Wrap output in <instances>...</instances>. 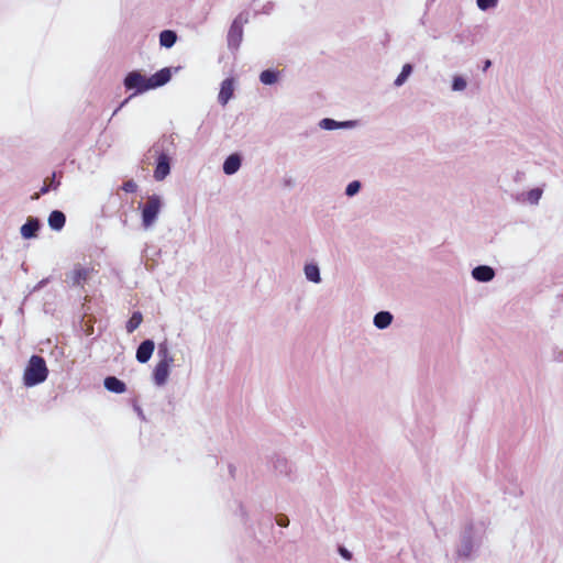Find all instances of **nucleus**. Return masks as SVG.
I'll return each instance as SVG.
<instances>
[{
  "instance_id": "obj_23",
  "label": "nucleus",
  "mask_w": 563,
  "mask_h": 563,
  "mask_svg": "<svg viewBox=\"0 0 563 563\" xmlns=\"http://www.w3.org/2000/svg\"><path fill=\"white\" fill-rule=\"evenodd\" d=\"M122 190L125 192H135L137 190V185L134 180L130 179L123 183Z\"/></svg>"
},
{
  "instance_id": "obj_25",
  "label": "nucleus",
  "mask_w": 563,
  "mask_h": 563,
  "mask_svg": "<svg viewBox=\"0 0 563 563\" xmlns=\"http://www.w3.org/2000/svg\"><path fill=\"white\" fill-rule=\"evenodd\" d=\"M320 125L323 128V129H327V130H332V129H335L338 126H340L341 124L335 122L334 120L332 119H323L320 123Z\"/></svg>"
},
{
  "instance_id": "obj_24",
  "label": "nucleus",
  "mask_w": 563,
  "mask_h": 563,
  "mask_svg": "<svg viewBox=\"0 0 563 563\" xmlns=\"http://www.w3.org/2000/svg\"><path fill=\"white\" fill-rule=\"evenodd\" d=\"M497 4V0H477V5L482 10H487Z\"/></svg>"
},
{
  "instance_id": "obj_20",
  "label": "nucleus",
  "mask_w": 563,
  "mask_h": 563,
  "mask_svg": "<svg viewBox=\"0 0 563 563\" xmlns=\"http://www.w3.org/2000/svg\"><path fill=\"white\" fill-rule=\"evenodd\" d=\"M411 71H412V67L410 64L404 65L401 73L398 75V77L395 80V85L401 86L406 81L408 76L411 74Z\"/></svg>"
},
{
  "instance_id": "obj_10",
  "label": "nucleus",
  "mask_w": 563,
  "mask_h": 563,
  "mask_svg": "<svg viewBox=\"0 0 563 563\" xmlns=\"http://www.w3.org/2000/svg\"><path fill=\"white\" fill-rule=\"evenodd\" d=\"M40 229V221L35 218H29L27 221L21 227V234L24 239H31L36 235Z\"/></svg>"
},
{
  "instance_id": "obj_21",
  "label": "nucleus",
  "mask_w": 563,
  "mask_h": 563,
  "mask_svg": "<svg viewBox=\"0 0 563 563\" xmlns=\"http://www.w3.org/2000/svg\"><path fill=\"white\" fill-rule=\"evenodd\" d=\"M541 195H542V190L539 188H534V189H531L530 191H528L527 199L531 203H537L539 201V199L541 198Z\"/></svg>"
},
{
  "instance_id": "obj_31",
  "label": "nucleus",
  "mask_w": 563,
  "mask_h": 563,
  "mask_svg": "<svg viewBox=\"0 0 563 563\" xmlns=\"http://www.w3.org/2000/svg\"><path fill=\"white\" fill-rule=\"evenodd\" d=\"M489 66H490V60H486L484 69L486 70Z\"/></svg>"
},
{
  "instance_id": "obj_14",
  "label": "nucleus",
  "mask_w": 563,
  "mask_h": 563,
  "mask_svg": "<svg viewBox=\"0 0 563 563\" xmlns=\"http://www.w3.org/2000/svg\"><path fill=\"white\" fill-rule=\"evenodd\" d=\"M66 222V217L62 211L54 210L51 212L48 217V224L53 230H60L64 228Z\"/></svg>"
},
{
  "instance_id": "obj_3",
  "label": "nucleus",
  "mask_w": 563,
  "mask_h": 563,
  "mask_svg": "<svg viewBox=\"0 0 563 563\" xmlns=\"http://www.w3.org/2000/svg\"><path fill=\"white\" fill-rule=\"evenodd\" d=\"M158 356L159 361L154 368L153 377L155 384L162 386L166 383L169 376V368L174 363V357L165 344H159Z\"/></svg>"
},
{
  "instance_id": "obj_29",
  "label": "nucleus",
  "mask_w": 563,
  "mask_h": 563,
  "mask_svg": "<svg viewBox=\"0 0 563 563\" xmlns=\"http://www.w3.org/2000/svg\"><path fill=\"white\" fill-rule=\"evenodd\" d=\"M48 191V187L47 186H44L42 189H41V194H46Z\"/></svg>"
},
{
  "instance_id": "obj_18",
  "label": "nucleus",
  "mask_w": 563,
  "mask_h": 563,
  "mask_svg": "<svg viewBox=\"0 0 563 563\" xmlns=\"http://www.w3.org/2000/svg\"><path fill=\"white\" fill-rule=\"evenodd\" d=\"M278 75H279L278 71L266 69V70L261 73L260 80L264 85H272V84H275L278 80Z\"/></svg>"
},
{
  "instance_id": "obj_4",
  "label": "nucleus",
  "mask_w": 563,
  "mask_h": 563,
  "mask_svg": "<svg viewBox=\"0 0 563 563\" xmlns=\"http://www.w3.org/2000/svg\"><path fill=\"white\" fill-rule=\"evenodd\" d=\"M162 208V199L157 195L147 197L146 202L142 206V224L145 229L152 227L157 219Z\"/></svg>"
},
{
  "instance_id": "obj_9",
  "label": "nucleus",
  "mask_w": 563,
  "mask_h": 563,
  "mask_svg": "<svg viewBox=\"0 0 563 563\" xmlns=\"http://www.w3.org/2000/svg\"><path fill=\"white\" fill-rule=\"evenodd\" d=\"M234 91L233 79L227 78L222 81L218 100L222 106H225L232 98Z\"/></svg>"
},
{
  "instance_id": "obj_28",
  "label": "nucleus",
  "mask_w": 563,
  "mask_h": 563,
  "mask_svg": "<svg viewBox=\"0 0 563 563\" xmlns=\"http://www.w3.org/2000/svg\"><path fill=\"white\" fill-rule=\"evenodd\" d=\"M339 552L344 559L351 560L352 554L345 548H340Z\"/></svg>"
},
{
  "instance_id": "obj_22",
  "label": "nucleus",
  "mask_w": 563,
  "mask_h": 563,
  "mask_svg": "<svg viewBox=\"0 0 563 563\" xmlns=\"http://www.w3.org/2000/svg\"><path fill=\"white\" fill-rule=\"evenodd\" d=\"M361 188V184L357 180H354L350 183L346 187V195L347 196H354Z\"/></svg>"
},
{
  "instance_id": "obj_8",
  "label": "nucleus",
  "mask_w": 563,
  "mask_h": 563,
  "mask_svg": "<svg viewBox=\"0 0 563 563\" xmlns=\"http://www.w3.org/2000/svg\"><path fill=\"white\" fill-rule=\"evenodd\" d=\"M243 36V27L238 20H234L233 23L230 26L229 33H228V42L230 46H239L240 42L242 41Z\"/></svg>"
},
{
  "instance_id": "obj_12",
  "label": "nucleus",
  "mask_w": 563,
  "mask_h": 563,
  "mask_svg": "<svg viewBox=\"0 0 563 563\" xmlns=\"http://www.w3.org/2000/svg\"><path fill=\"white\" fill-rule=\"evenodd\" d=\"M103 384L111 393L123 394L126 390L125 384L114 376L106 377Z\"/></svg>"
},
{
  "instance_id": "obj_13",
  "label": "nucleus",
  "mask_w": 563,
  "mask_h": 563,
  "mask_svg": "<svg viewBox=\"0 0 563 563\" xmlns=\"http://www.w3.org/2000/svg\"><path fill=\"white\" fill-rule=\"evenodd\" d=\"M241 166V158L238 154H231L223 164V172L227 175H232L239 170Z\"/></svg>"
},
{
  "instance_id": "obj_19",
  "label": "nucleus",
  "mask_w": 563,
  "mask_h": 563,
  "mask_svg": "<svg viewBox=\"0 0 563 563\" xmlns=\"http://www.w3.org/2000/svg\"><path fill=\"white\" fill-rule=\"evenodd\" d=\"M305 274L309 280H311L313 283L320 282V274H319V268L317 265H313V264L306 265Z\"/></svg>"
},
{
  "instance_id": "obj_6",
  "label": "nucleus",
  "mask_w": 563,
  "mask_h": 563,
  "mask_svg": "<svg viewBox=\"0 0 563 563\" xmlns=\"http://www.w3.org/2000/svg\"><path fill=\"white\" fill-rule=\"evenodd\" d=\"M154 349L155 344L152 340L143 341L136 350V360L140 363H146L151 358Z\"/></svg>"
},
{
  "instance_id": "obj_11",
  "label": "nucleus",
  "mask_w": 563,
  "mask_h": 563,
  "mask_svg": "<svg viewBox=\"0 0 563 563\" xmlns=\"http://www.w3.org/2000/svg\"><path fill=\"white\" fill-rule=\"evenodd\" d=\"M472 275L478 282H489L494 278L495 272L492 267L482 265L475 267L472 272Z\"/></svg>"
},
{
  "instance_id": "obj_15",
  "label": "nucleus",
  "mask_w": 563,
  "mask_h": 563,
  "mask_svg": "<svg viewBox=\"0 0 563 563\" xmlns=\"http://www.w3.org/2000/svg\"><path fill=\"white\" fill-rule=\"evenodd\" d=\"M393 321V316L388 311H380L374 317V324L378 329L387 328Z\"/></svg>"
},
{
  "instance_id": "obj_1",
  "label": "nucleus",
  "mask_w": 563,
  "mask_h": 563,
  "mask_svg": "<svg viewBox=\"0 0 563 563\" xmlns=\"http://www.w3.org/2000/svg\"><path fill=\"white\" fill-rule=\"evenodd\" d=\"M170 77L172 74L169 68H163L150 78H146L140 71L134 70L129 73L124 78V86L128 90L135 89L136 92L141 93L167 84L170 80Z\"/></svg>"
},
{
  "instance_id": "obj_7",
  "label": "nucleus",
  "mask_w": 563,
  "mask_h": 563,
  "mask_svg": "<svg viewBox=\"0 0 563 563\" xmlns=\"http://www.w3.org/2000/svg\"><path fill=\"white\" fill-rule=\"evenodd\" d=\"M170 170L169 158L166 154H161L154 170V178L158 181L163 180Z\"/></svg>"
},
{
  "instance_id": "obj_5",
  "label": "nucleus",
  "mask_w": 563,
  "mask_h": 563,
  "mask_svg": "<svg viewBox=\"0 0 563 563\" xmlns=\"http://www.w3.org/2000/svg\"><path fill=\"white\" fill-rule=\"evenodd\" d=\"M95 268L92 266L76 264L73 269L66 274L65 282L71 287L84 288L85 284L91 278Z\"/></svg>"
},
{
  "instance_id": "obj_30",
  "label": "nucleus",
  "mask_w": 563,
  "mask_h": 563,
  "mask_svg": "<svg viewBox=\"0 0 563 563\" xmlns=\"http://www.w3.org/2000/svg\"><path fill=\"white\" fill-rule=\"evenodd\" d=\"M125 103H128V99H125V100L121 103V106H120V107L114 111V113H117V112H118V110H119L122 106H124Z\"/></svg>"
},
{
  "instance_id": "obj_2",
  "label": "nucleus",
  "mask_w": 563,
  "mask_h": 563,
  "mask_svg": "<svg viewBox=\"0 0 563 563\" xmlns=\"http://www.w3.org/2000/svg\"><path fill=\"white\" fill-rule=\"evenodd\" d=\"M48 375L45 360L38 355H32L23 374L24 384L29 387L43 383Z\"/></svg>"
},
{
  "instance_id": "obj_26",
  "label": "nucleus",
  "mask_w": 563,
  "mask_h": 563,
  "mask_svg": "<svg viewBox=\"0 0 563 563\" xmlns=\"http://www.w3.org/2000/svg\"><path fill=\"white\" fill-rule=\"evenodd\" d=\"M466 87V81L462 77H455L453 80V90H463Z\"/></svg>"
},
{
  "instance_id": "obj_17",
  "label": "nucleus",
  "mask_w": 563,
  "mask_h": 563,
  "mask_svg": "<svg viewBox=\"0 0 563 563\" xmlns=\"http://www.w3.org/2000/svg\"><path fill=\"white\" fill-rule=\"evenodd\" d=\"M142 321H143L142 313L140 311L133 312V314L131 316V318L126 322V325H125L126 331L129 333L134 332L140 327Z\"/></svg>"
},
{
  "instance_id": "obj_16",
  "label": "nucleus",
  "mask_w": 563,
  "mask_h": 563,
  "mask_svg": "<svg viewBox=\"0 0 563 563\" xmlns=\"http://www.w3.org/2000/svg\"><path fill=\"white\" fill-rule=\"evenodd\" d=\"M177 40V35L172 30H165L159 34V44L164 47H172Z\"/></svg>"
},
{
  "instance_id": "obj_27",
  "label": "nucleus",
  "mask_w": 563,
  "mask_h": 563,
  "mask_svg": "<svg viewBox=\"0 0 563 563\" xmlns=\"http://www.w3.org/2000/svg\"><path fill=\"white\" fill-rule=\"evenodd\" d=\"M276 522H277V525H279L280 527H287V526H288V523H289V520H288V518H287L286 516L280 515V516H278V517L276 518Z\"/></svg>"
}]
</instances>
